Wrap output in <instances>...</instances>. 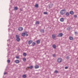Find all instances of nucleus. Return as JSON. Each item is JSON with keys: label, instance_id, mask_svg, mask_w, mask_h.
Listing matches in <instances>:
<instances>
[{"label": "nucleus", "instance_id": "1a4fd4ad", "mask_svg": "<svg viewBox=\"0 0 78 78\" xmlns=\"http://www.w3.org/2000/svg\"><path fill=\"white\" fill-rule=\"evenodd\" d=\"M26 34H25V32L21 34V36H23V37H24V36H25Z\"/></svg>", "mask_w": 78, "mask_h": 78}, {"label": "nucleus", "instance_id": "58836bf2", "mask_svg": "<svg viewBox=\"0 0 78 78\" xmlns=\"http://www.w3.org/2000/svg\"><path fill=\"white\" fill-rule=\"evenodd\" d=\"M7 41H8V42H9V40H7Z\"/></svg>", "mask_w": 78, "mask_h": 78}, {"label": "nucleus", "instance_id": "79ce46f5", "mask_svg": "<svg viewBox=\"0 0 78 78\" xmlns=\"http://www.w3.org/2000/svg\"><path fill=\"white\" fill-rule=\"evenodd\" d=\"M62 10H65V9H62Z\"/></svg>", "mask_w": 78, "mask_h": 78}, {"label": "nucleus", "instance_id": "e433bc0d", "mask_svg": "<svg viewBox=\"0 0 78 78\" xmlns=\"http://www.w3.org/2000/svg\"><path fill=\"white\" fill-rule=\"evenodd\" d=\"M52 56L53 57H55V54H53L52 55Z\"/></svg>", "mask_w": 78, "mask_h": 78}, {"label": "nucleus", "instance_id": "ea45409f", "mask_svg": "<svg viewBox=\"0 0 78 78\" xmlns=\"http://www.w3.org/2000/svg\"><path fill=\"white\" fill-rule=\"evenodd\" d=\"M20 10H22V9H20Z\"/></svg>", "mask_w": 78, "mask_h": 78}, {"label": "nucleus", "instance_id": "7ed1b4c3", "mask_svg": "<svg viewBox=\"0 0 78 78\" xmlns=\"http://www.w3.org/2000/svg\"><path fill=\"white\" fill-rule=\"evenodd\" d=\"M66 12V10H62L60 11V14L63 15V14H65Z\"/></svg>", "mask_w": 78, "mask_h": 78}, {"label": "nucleus", "instance_id": "7c9ffc66", "mask_svg": "<svg viewBox=\"0 0 78 78\" xmlns=\"http://www.w3.org/2000/svg\"><path fill=\"white\" fill-rule=\"evenodd\" d=\"M7 62L8 63H10V60H9V59H8V60H7Z\"/></svg>", "mask_w": 78, "mask_h": 78}, {"label": "nucleus", "instance_id": "cd10ccee", "mask_svg": "<svg viewBox=\"0 0 78 78\" xmlns=\"http://www.w3.org/2000/svg\"><path fill=\"white\" fill-rule=\"evenodd\" d=\"M54 73H55L57 74L58 73V70H55L54 71Z\"/></svg>", "mask_w": 78, "mask_h": 78}, {"label": "nucleus", "instance_id": "a878e982", "mask_svg": "<svg viewBox=\"0 0 78 78\" xmlns=\"http://www.w3.org/2000/svg\"><path fill=\"white\" fill-rule=\"evenodd\" d=\"M75 35H76V36L77 35V34H78V32L77 31H75Z\"/></svg>", "mask_w": 78, "mask_h": 78}, {"label": "nucleus", "instance_id": "2f4dec72", "mask_svg": "<svg viewBox=\"0 0 78 78\" xmlns=\"http://www.w3.org/2000/svg\"><path fill=\"white\" fill-rule=\"evenodd\" d=\"M74 17L75 18H77V15H75L74 16Z\"/></svg>", "mask_w": 78, "mask_h": 78}, {"label": "nucleus", "instance_id": "9b49d317", "mask_svg": "<svg viewBox=\"0 0 78 78\" xmlns=\"http://www.w3.org/2000/svg\"><path fill=\"white\" fill-rule=\"evenodd\" d=\"M70 14H71V15H73V14H74V12H73V11H70Z\"/></svg>", "mask_w": 78, "mask_h": 78}, {"label": "nucleus", "instance_id": "f03ea898", "mask_svg": "<svg viewBox=\"0 0 78 78\" xmlns=\"http://www.w3.org/2000/svg\"><path fill=\"white\" fill-rule=\"evenodd\" d=\"M62 61V59L61 58H58L57 59V62H58V63L59 62H61Z\"/></svg>", "mask_w": 78, "mask_h": 78}, {"label": "nucleus", "instance_id": "39448f33", "mask_svg": "<svg viewBox=\"0 0 78 78\" xmlns=\"http://www.w3.org/2000/svg\"><path fill=\"white\" fill-rule=\"evenodd\" d=\"M18 30L19 31H22L23 30V28L22 27H20L18 28Z\"/></svg>", "mask_w": 78, "mask_h": 78}, {"label": "nucleus", "instance_id": "f8f14e48", "mask_svg": "<svg viewBox=\"0 0 78 78\" xmlns=\"http://www.w3.org/2000/svg\"><path fill=\"white\" fill-rule=\"evenodd\" d=\"M65 15L66 16H69L70 15V14L69 12H66Z\"/></svg>", "mask_w": 78, "mask_h": 78}, {"label": "nucleus", "instance_id": "f257e3e1", "mask_svg": "<svg viewBox=\"0 0 78 78\" xmlns=\"http://www.w3.org/2000/svg\"><path fill=\"white\" fill-rule=\"evenodd\" d=\"M16 40L17 42H19L20 41V39L19 38V35H16Z\"/></svg>", "mask_w": 78, "mask_h": 78}, {"label": "nucleus", "instance_id": "4468645a", "mask_svg": "<svg viewBox=\"0 0 78 78\" xmlns=\"http://www.w3.org/2000/svg\"><path fill=\"white\" fill-rule=\"evenodd\" d=\"M15 62L16 64H18V63H19V60H16L15 61Z\"/></svg>", "mask_w": 78, "mask_h": 78}, {"label": "nucleus", "instance_id": "6e6552de", "mask_svg": "<svg viewBox=\"0 0 78 78\" xmlns=\"http://www.w3.org/2000/svg\"><path fill=\"white\" fill-rule=\"evenodd\" d=\"M55 37H56V35L54 34L52 35V38L53 39H55Z\"/></svg>", "mask_w": 78, "mask_h": 78}, {"label": "nucleus", "instance_id": "6ab92c4d", "mask_svg": "<svg viewBox=\"0 0 78 78\" xmlns=\"http://www.w3.org/2000/svg\"><path fill=\"white\" fill-rule=\"evenodd\" d=\"M35 24H36V25H39V21H37L36 22Z\"/></svg>", "mask_w": 78, "mask_h": 78}, {"label": "nucleus", "instance_id": "c9c22d12", "mask_svg": "<svg viewBox=\"0 0 78 78\" xmlns=\"http://www.w3.org/2000/svg\"><path fill=\"white\" fill-rule=\"evenodd\" d=\"M65 69H68V67L67 66L65 67Z\"/></svg>", "mask_w": 78, "mask_h": 78}, {"label": "nucleus", "instance_id": "4be33fe9", "mask_svg": "<svg viewBox=\"0 0 78 78\" xmlns=\"http://www.w3.org/2000/svg\"><path fill=\"white\" fill-rule=\"evenodd\" d=\"M32 44L33 46H35V45H36V43H35V42H33L32 43Z\"/></svg>", "mask_w": 78, "mask_h": 78}, {"label": "nucleus", "instance_id": "c85d7f7f", "mask_svg": "<svg viewBox=\"0 0 78 78\" xmlns=\"http://www.w3.org/2000/svg\"><path fill=\"white\" fill-rule=\"evenodd\" d=\"M26 59L25 58H23V61L24 62H25V61H26Z\"/></svg>", "mask_w": 78, "mask_h": 78}, {"label": "nucleus", "instance_id": "423d86ee", "mask_svg": "<svg viewBox=\"0 0 78 78\" xmlns=\"http://www.w3.org/2000/svg\"><path fill=\"white\" fill-rule=\"evenodd\" d=\"M32 42H33V41H32V40H29L28 41V43L29 45H30L31 44V43H32Z\"/></svg>", "mask_w": 78, "mask_h": 78}, {"label": "nucleus", "instance_id": "0eeeda50", "mask_svg": "<svg viewBox=\"0 0 78 78\" xmlns=\"http://www.w3.org/2000/svg\"><path fill=\"white\" fill-rule=\"evenodd\" d=\"M35 69H38L39 67V66H38L37 65H36L34 66Z\"/></svg>", "mask_w": 78, "mask_h": 78}, {"label": "nucleus", "instance_id": "5701e85b", "mask_svg": "<svg viewBox=\"0 0 78 78\" xmlns=\"http://www.w3.org/2000/svg\"><path fill=\"white\" fill-rule=\"evenodd\" d=\"M18 9V8L17 7H15L14 8V10H17Z\"/></svg>", "mask_w": 78, "mask_h": 78}, {"label": "nucleus", "instance_id": "473e14b6", "mask_svg": "<svg viewBox=\"0 0 78 78\" xmlns=\"http://www.w3.org/2000/svg\"><path fill=\"white\" fill-rule=\"evenodd\" d=\"M67 30L68 31H69L70 30V27H69L68 28H67Z\"/></svg>", "mask_w": 78, "mask_h": 78}, {"label": "nucleus", "instance_id": "dca6fc26", "mask_svg": "<svg viewBox=\"0 0 78 78\" xmlns=\"http://www.w3.org/2000/svg\"><path fill=\"white\" fill-rule=\"evenodd\" d=\"M40 31L41 32V33H44V30L41 29L40 30Z\"/></svg>", "mask_w": 78, "mask_h": 78}, {"label": "nucleus", "instance_id": "f3484780", "mask_svg": "<svg viewBox=\"0 0 78 78\" xmlns=\"http://www.w3.org/2000/svg\"><path fill=\"white\" fill-rule=\"evenodd\" d=\"M28 69H33V66H30V67H27Z\"/></svg>", "mask_w": 78, "mask_h": 78}, {"label": "nucleus", "instance_id": "9d476101", "mask_svg": "<svg viewBox=\"0 0 78 78\" xmlns=\"http://www.w3.org/2000/svg\"><path fill=\"white\" fill-rule=\"evenodd\" d=\"M53 6V4H50L49 6V8L50 9V8H51V7H52V6Z\"/></svg>", "mask_w": 78, "mask_h": 78}, {"label": "nucleus", "instance_id": "4c0bfd02", "mask_svg": "<svg viewBox=\"0 0 78 78\" xmlns=\"http://www.w3.org/2000/svg\"><path fill=\"white\" fill-rule=\"evenodd\" d=\"M6 74H7V73H4V75H6Z\"/></svg>", "mask_w": 78, "mask_h": 78}, {"label": "nucleus", "instance_id": "b1692460", "mask_svg": "<svg viewBox=\"0 0 78 78\" xmlns=\"http://www.w3.org/2000/svg\"><path fill=\"white\" fill-rule=\"evenodd\" d=\"M27 31H26L25 32L26 34H25V35H26V37H27V36H28V34H27Z\"/></svg>", "mask_w": 78, "mask_h": 78}, {"label": "nucleus", "instance_id": "c756f323", "mask_svg": "<svg viewBox=\"0 0 78 78\" xmlns=\"http://www.w3.org/2000/svg\"><path fill=\"white\" fill-rule=\"evenodd\" d=\"M43 13L44 14H46V15L48 14V13L47 12H43Z\"/></svg>", "mask_w": 78, "mask_h": 78}, {"label": "nucleus", "instance_id": "412c9836", "mask_svg": "<svg viewBox=\"0 0 78 78\" xmlns=\"http://www.w3.org/2000/svg\"><path fill=\"white\" fill-rule=\"evenodd\" d=\"M73 37H69V39H70V40H71V41H72V40H73Z\"/></svg>", "mask_w": 78, "mask_h": 78}, {"label": "nucleus", "instance_id": "72a5a7b5", "mask_svg": "<svg viewBox=\"0 0 78 78\" xmlns=\"http://www.w3.org/2000/svg\"><path fill=\"white\" fill-rule=\"evenodd\" d=\"M66 59H70V57L67 56L66 57Z\"/></svg>", "mask_w": 78, "mask_h": 78}, {"label": "nucleus", "instance_id": "aec40b11", "mask_svg": "<svg viewBox=\"0 0 78 78\" xmlns=\"http://www.w3.org/2000/svg\"><path fill=\"white\" fill-rule=\"evenodd\" d=\"M52 47H53L55 49L56 48V45L55 44H54L52 46Z\"/></svg>", "mask_w": 78, "mask_h": 78}, {"label": "nucleus", "instance_id": "393cba45", "mask_svg": "<svg viewBox=\"0 0 78 78\" xmlns=\"http://www.w3.org/2000/svg\"><path fill=\"white\" fill-rule=\"evenodd\" d=\"M26 77H27V76H26V75H25V74H24L23 75V78H26Z\"/></svg>", "mask_w": 78, "mask_h": 78}, {"label": "nucleus", "instance_id": "a19ab883", "mask_svg": "<svg viewBox=\"0 0 78 78\" xmlns=\"http://www.w3.org/2000/svg\"><path fill=\"white\" fill-rule=\"evenodd\" d=\"M21 11H22V10H21Z\"/></svg>", "mask_w": 78, "mask_h": 78}, {"label": "nucleus", "instance_id": "bb28decb", "mask_svg": "<svg viewBox=\"0 0 78 78\" xmlns=\"http://www.w3.org/2000/svg\"><path fill=\"white\" fill-rule=\"evenodd\" d=\"M27 55V54L26 53H23V56H26Z\"/></svg>", "mask_w": 78, "mask_h": 78}, {"label": "nucleus", "instance_id": "ddd939ff", "mask_svg": "<svg viewBox=\"0 0 78 78\" xmlns=\"http://www.w3.org/2000/svg\"><path fill=\"white\" fill-rule=\"evenodd\" d=\"M41 42V41L39 40H37L36 43L37 44H39V43Z\"/></svg>", "mask_w": 78, "mask_h": 78}, {"label": "nucleus", "instance_id": "2eb2a0df", "mask_svg": "<svg viewBox=\"0 0 78 78\" xmlns=\"http://www.w3.org/2000/svg\"><path fill=\"white\" fill-rule=\"evenodd\" d=\"M60 20L61 22H64V19L63 18H61L60 19Z\"/></svg>", "mask_w": 78, "mask_h": 78}, {"label": "nucleus", "instance_id": "20e7f679", "mask_svg": "<svg viewBox=\"0 0 78 78\" xmlns=\"http://www.w3.org/2000/svg\"><path fill=\"white\" fill-rule=\"evenodd\" d=\"M63 36V34L62 33H60L58 34L57 36L58 37H62Z\"/></svg>", "mask_w": 78, "mask_h": 78}, {"label": "nucleus", "instance_id": "a211bd4d", "mask_svg": "<svg viewBox=\"0 0 78 78\" xmlns=\"http://www.w3.org/2000/svg\"><path fill=\"white\" fill-rule=\"evenodd\" d=\"M35 6L36 8H39V5H38V4H35Z\"/></svg>", "mask_w": 78, "mask_h": 78}, {"label": "nucleus", "instance_id": "f704fd0d", "mask_svg": "<svg viewBox=\"0 0 78 78\" xmlns=\"http://www.w3.org/2000/svg\"><path fill=\"white\" fill-rule=\"evenodd\" d=\"M16 59H19V56H16Z\"/></svg>", "mask_w": 78, "mask_h": 78}]
</instances>
